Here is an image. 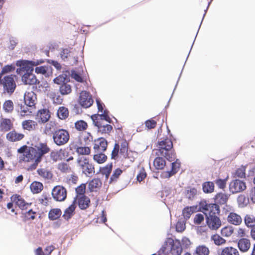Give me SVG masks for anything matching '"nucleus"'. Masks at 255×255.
<instances>
[{
    "mask_svg": "<svg viewBox=\"0 0 255 255\" xmlns=\"http://www.w3.org/2000/svg\"><path fill=\"white\" fill-rule=\"evenodd\" d=\"M58 117L61 120H65L69 116L68 109L65 107H60L57 112Z\"/></svg>",
    "mask_w": 255,
    "mask_h": 255,
    "instance_id": "58836bf2",
    "label": "nucleus"
},
{
    "mask_svg": "<svg viewBox=\"0 0 255 255\" xmlns=\"http://www.w3.org/2000/svg\"><path fill=\"white\" fill-rule=\"evenodd\" d=\"M219 255H240L237 249L233 247H226L222 249Z\"/></svg>",
    "mask_w": 255,
    "mask_h": 255,
    "instance_id": "c9c22d12",
    "label": "nucleus"
},
{
    "mask_svg": "<svg viewBox=\"0 0 255 255\" xmlns=\"http://www.w3.org/2000/svg\"><path fill=\"white\" fill-rule=\"evenodd\" d=\"M145 125L148 129H152L156 127L157 122L153 119H150L145 121Z\"/></svg>",
    "mask_w": 255,
    "mask_h": 255,
    "instance_id": "69168bd1",
    "label": "nucleus"
},
{
    "mask_svg": "<svg viewBox=\"0 0 255 255\" xmlns=\"http://www.w3.org/2000/svg\"><path fill=\"white\" fill-rule=\"evenodd\" d=\"M102 186V182L99 178H94L88 183V188L90 192L98 191Z\"/></svg>",
    "mask_w": 255,
    "mask_h": 255,
    "instance_id": "aec40b11",
    "label": "nucleus"
},
{
    "mask_svg": "<svg viewBox=\"0 0 255 255\" xmlns=\"http://www.w3.org/2000/svg\"><path fill=\"white\" fill-rule=\"evenodd\" d=\"M36 116L38 121L43 124L47 122L51 117L50 113L49 110L47 109L39 110L36 113Z\"/></svg>",
    "mask_w": 255,
    "mask_h": 255,
    "instance_id": "6ab92c4d",
    "label": "nucleus"
},
{
    "mask_svg": "<svg viewBox=\"0 0 255 255\" xmlns=\"http://www.w3.org/2000/svg\"><path fill=\"white\" fill-rule=\"evenodd\" d=\"M24 135L22 133H17L15 130H12L6 134V139L11 142H15L21 140Z\"/></svg>",
    "mask_w": 255,
    "mask_h": 255,
    "instance_id": "bb28decb",
    "label": "nucleus"
},
{
    "mask_svg": "<svg viewBox=\"0 0 255 255\" xmlns=\"http://www.w3.org/2000/svg\"><path fill=\"white\" fill-rule=\"evenodd\" d=\"M246 167L245 166H241L240 168H238L234 174V176L235 177L239 178H245L246 176Z\"/></svg>",
    "mask_w": 255,
    "mask_h": 255,
    "instance_id": "6e6d98bb",
    "label": "nucleus"
},
{
    "mask_svg": "<svg viewBox=\"0 0 255 255\" xmlns=\"http://www.w3.org/2000/svg\"><path fill=\"white\" fill-rule=\"evenodd\" d=\"M147 174L144 168L142 167L136 176V179L139 182L143 181L146 177Z\"/></svg>",
    "mask_w": 255,
    "mask_h": 255,
    "instance_id": "e2e57ef3",
    "label": "nucleus"
},
{
    "mask_svg": "<svg viewBox=\"0 0 255 255\" xmlns=\"http://www.w3.org/2000/svg\"><path fill=\"white\" fill-rule=\"evenodd\" d=\"M73 203L77 204L81 210H86L91 204V200L87 196H75Z\"/></svg>",
    "mask_w": 255,
    "mask_h": 255,
    "instance_id": "f8f14e48",
    "label": "nucleus"
},
{
    "mask_svg": "<svg viewBox=\"0 0 255 255\" xmlns=\"http://www.w3.org/2000/svg\"><path fill=\"white\" fill-rule=\"evenodd\" d=\"M109 112L107 110H105L101 114H94L92 115L91 118L93 123H96V122H102L105 120L109 123H111L112 120L109 115Z\"/></svg>",
    "mask_w": 255,
    "mask_h": 255,
    "instance_id": "f3484780",
    "label": "nucleus"
},
{
    "mask_svg": "<svg viewBox=\"0 0 255 255\" xmlns=\"http://www.w3.org/2000/svg\"><path fill=\"white\" fill-rule=\"evenodd\" d=\"M197 193V190L195 188H192L187 190L186 197L189 199H193Z\"/></svg>",
    "mask_w": 255,
    "mask_h": 255,
    "instance_id": "052dcab7",
    "label": "nucleus"
},
{
    "mask_svg": "<svg viewBox=\"0 0 255 255\" xmlns=\"http://www.w3.org/2000/svg\"><path fill=\"white\" fill-rule=\"evenodd\" d=\"M68 81L69 77L66 74H61L53 80L54 83L61 85L63 83H66Z\"/></svg>",
    "mask_w": 255,
    "mask_h": 255,
    "instance_id": "de8ad7c7",
    "label": "nucleus"
},
{
    "mask_svg": "<svg viewBox=\"0 0 255 255\" xmlns=\"http://www.w3.org/2000/svg\"><path fill=\"white\" fill-rule=\"evenodd\" d=\"M75 127L77 130L79 131H83L87 129L88 125L85 121L83 120H80L77 121L75 123Z\"/></svg>",
    "mask_w": 255,
    "mask_h": 255,
    "instance_id": "864d4df0",
    "label": "nucleus"
},
{
    "mask_svg": "<svg viewBox=\"0 0 255 255\" xmlns=\"http://www.w3.org/2000/svg\"><path fill=\"white\" fill-rule=\"evenodd\" d=\"M24 100L25 104L31 107L35 105L36 95L32 91L26 92L24 94Z\"/></svg>",
    "mask_w": 255,
    "mask_h": 255,
    "instance_id": "b1692460",
    "label": "nucleus"
},
{
    "mask_svg": "<svg viewBox=\"0 0 255 255\" xmlns=\"http://www.w3.org/2000/svg\"><path fill=\"white\" fill-rule=\"evenodd\" d=\"M30 188L33 194H38L43 189V185L40 182L33 181L30 184Z\"/></svg>",
    "mask_w": 255,
    "mask_h": 255,
    "instance_id": "e433bc0d",
    "label": "nucleus"
},
{
    "mask_svg": "<svg viewBox=\"0 0 255 255\" xmlns=\"http://www.w3.org/2000/svg\"><path fill=\"white\" fill-rule=\"evenodd\" d=\"M163 157L157 156L153 161V165L157 170L163 169L166 165V161Z\"/></svg>",
    "mask_w": 255,
    "mask_h": 255,
    "instance_id": "f704fd0d",
    "label": "nucleus"
},
{
    "mask_svg": "<svg viewBox=\"0 0 255 255\" xmlns=\"http://www.w3.org/2000/svg\"><path fill=\"white\" fill-rule=\"evenodd\" d=\"M15 69V67L12 65H7L4 66L1 69L2 74H5L10 72Z\"/></svg>",
    "mask_w": 255,
    "mask_h": 255,
    "instance_id": "338daca9",
    "label": "nucleus"
},
{
    "mask_svg": "<svg viewBox=\"0 0 255 255\" xmlns=\"http://www.w3.org/2000/svg\"><path fill=\"white\" fill-rule=\"evenodd\" d=\"M52 138L55 144L58 146H62L65 145L69 141L70 134L67 130L60 128L53 132Z\"/></svg>",
    "mask_w": 255,
    "mask_h": 255,
    "instance_id": "6e6552de",
    "label": "nucleus"
},
{
    "mask_svg": "<svg viewBox=\"0 0 255 255\" xmlns=\"http://www.w3.org/2000/svg\"><path fill=\"white\" fill-rule=\"evenodd\" d=\"M238 246L241 252H246L250 248L251 243L249 240L242 238L239 240Z\"/></svg>",
    "mask_w": 255,
    "mask_h": 255,
    "instance_id": "7c9ffc66",
    "label": "nucleus"
},
{
    "mask_svg": "<svg viewBox=\"0 0 255 255\" xmlns=\"http://www.w3.org/2000/svg\"><path fill=\"white\" fill-rule=\"evenodd\" d=\"M66 153L65 149H60L55 152H52L50 156L54 161L62 160L66 157Z\"/></svg>",
    "mask_w": 255,
    "mask_h": 255,
    "instance_id": "c85d7f7f",
    "label": "nucleus"
},
{
    "mask_svg": "<svg viewBox=\"0 0 255 255\" xmlns=\"http://www.w3.org/2000/svg\"><path fill=\"white\" fill-rule=\"evenodd\" d=\"M214 183L213 182L207 181L202 184L203 191L205 193H211L214 191Z\"/></svg>",
    "mask_w": 255,
    "mask_h": 255,
    "instance_id": "ea45409f",
    "label": "nucleus"
},
{
    "mask_svg": "<svg viewBox=\"0 0 255 255\" xmlns=\"http://www.w3.org/2000/svg\"><path fill=\"white\" fill-rule=\"evenodd\" d=\"M206 223L207 226L212 230H217L222 225L219 216H214L211 217H206Z\"/></svg>",
    "mask_w": 255,
    "mask_h": 255,
    "instance_id": "4468645a",
    "label": "nucleus"
},
{
    "mask_svg": "<svg viewBox=\"0 0 255 255\" xmlns=\"http://www.w3.org/2000/svg\"><path fill=\"white\" fill-rule=\"evenodd\" d=\"M228 222L234 225H240L242 222V219L240 215L235 212H231L227 217Z\"/></svg>",
    "mask_w": 255,
    "mask_h": 255,
    "instance_id": "393cba45",
    "label": "nucleus"
},
{
    "mask_svg": "<svg viewBox=\"0 0 255 255\" xmlns=\"http://www.w3.org/2000/svg\"><path fill=\"white\" fill-rule=\"evenodd\" d=\"M164 246L165 250H170L172 255H180L182 252L180 242L178 240H174L171 238H168L165 242Z\"/></svg>",
    "mask_w": 255,
    "mask_h": 255,
    "instance_id": "1a4fd4ad",
    "label": "nucleus"
},
{
    "mask_svg": "<svg viewBox=\"0 0 255 255\" xmlns=\"http://www.w3.org/2000/svg\"><path fill=\"white\" fill-rule=\"evenodd\" d=\"M94 125L98 128V131L103 134L110 135L111 132L113 130V127L109 124H105L102 122H96L94 123Z\"/></svg>",
    "mask_w": 255,
    "mask_h": 255,
    "instance_id": "412c9836",
    "label": "nucleus"
},
{
    "mask_svg": "<svg viewBox=\"0 0 255 255\" xmlns=\"http://www.w3.org/2000/svg\"><path fill=\"white\" fill-rule=\"evenodd\" d=\"M113 168L112 163L107 164L104 167L101 168V174L105 176L106 179H108L111 173Z\"/></svg>",
    "mask_w": 255,
    "mask_h": 255,
    "instance_id": "49530a36",
    "label": "nucleus"
},
{
    "mask_svg": "<svg viewBox=\"0 0 255 255\" xmlns=\"http://www.w3.org/2000/svg\"><path fill=\"white\" fill-rule=\"evenodd\" d=\"M107 147L108 142L105 138L100 137L94 140L93 149L95 152H104Z\"/></svg>",
    "mask_w": 255,
    "mask_h": 255,
    "instance_id": "dca6fc26",
    "label": "nucleus"
},
{
    "mask_svg": "<svg viewBox=\"0 0 255 255\" xmlns=\"http://www.w3.org/2000/svg\"><path fill=\"white\" fill-rule=\"evenodd\" d=\"M49 68V67L46 66L37 67L35 69V72L37 74H40L45 76H47L48 75L47 72Z\"/></svg>",
    "mask_w": 255,
    "mask_h": 255,
    "instance_id": "5fc2aeb1",
    "label": "nucleus"
},
{
    "mask_svg": "<svg viewBox=\"0 0 255 255\" xmlns=\"http://www.w3.org/2000/svg\"><path fill=\"white\" fill-rule=\"evenodd\" d=\"M26 105H21L20 107V110L18 111L21 117H24L26 116H30L32 114V111Z\"/></svg>",
    "mask_w": 255,
    "mask_h": 255,
    "instance_id": "09e8293b",
    "label": "nucleus"
},
{
    "mask_svg": "<svg viewBox=\"0 0 255 255\" xmlns=\"http://www.w3.org/2000/svg\"><path fill=\"white\" fill-rule=\"evenodd\" d=\"M199 208L200 211L205 215V218L220 215V207L217 204L207 203L206 201H202L200 203Z\"/></svg>",
    "mask_w": 255,
    "mask_h": 255,
    "instance_id": "423d86ee",
    "label": "nucleus"
},
{
    "mask_svg": "<svg viewBox=\"0 0 255 255\" xmlns=\"http://www.w3.org/2000/svg\"><path fill=\"white\" fill-rule=\"evenodd\" d=\"M158 148L156 149V156H161L167 160L172 161L176 157L175 150L173 149V142L171 139L166 138L158 142Z\"/></svg>",
    "mask_w": 255,
    "mask_h": 255,
    "instance_id": "7ed1b4c3",
    "label": "nucleus"
},
{
    "mask_svg": "<svg viewBox=\"0 0 255 255\" xmlns=\"http://www.w3.org/2000/svg\"><path fill=\"white\" fill-rule=\"evenodd\" d=\"M44 62L43 59L33 61L19 60L16 62V65L19 67L16 69V72L21 77V81L25 85H37L40 81L36 76L32 73L33 67Z\"/></svg>",
    "mask_w": 255,
    "mask_h": 255,
    "instance_id": "f03ea898",
    "label": "nucleus"
},
{
    "mask_svg": "<svg viewBox=\"0 0 255 255\" xmlns=\"http://www.w3.org/2000/svg\"><path fill=\"white\" fill-rule=\"evenodd\" d=\"M93 156V160L98 164H102L107 160V156L103 152H96Z\"/></svg>",
    "mask_w": 255,
    "mask_h": 255,
    "instance_id": "79ce46f5",
    "label": "nucleus"
},
{
    "mask_svg": "<svg viewBox=\"0 0 255 255\" xmlns=\"http://www.w3.org/2000/svg\"><path fill=\"white\" fill-rule=\"evenodd\" d=\"M227 178L222 179H218L215 182L218 188L221 189H224L226 186Z\"/></svg>",
    "mask_w": 255,
    "mask_h": 255,
    "instance_id": "0e129e2a",
    "label": "nucleus"
},
{
    "mask_svg": "<svg viewBox=\"0 0 255 255\" xmlns=\"http://www.w3.org/2000/svg\"><path fill=\"white\" fill-rule=\"evenodd\" d=\"M13 128V124L9 119H3L0 123V129L2 131H7Z\"/></svg>",
    "mask_w": 255,
    "mask_h": 255,
    "instance_id": "72a5a7b5",
    "label": "nucleus"
},
{
    "mask_svg": "<svg viewBox=\"0 0 255 255\" xmlns=\"http://www.w3.org/2000/svg\"><path fill=\"white\" fill-rule=\"evenodd\" d=\"M246 188V184L240 180H234L229 185L230 191L232 193H237L244 191Z\"/></svg>",
    "mask_w": 255,
    "mask_h": 255,
    "instance_id": "2eb2a0df",
    "label": "nucleus"
},
{
    "mask_svg": "<svg viewBox=\"0 0 255 255\" xmlns=\"http://www.w3.org/2000/svg\"><path fill=\"white\" fill-rule=\"evenodd\" d=\"M57 123L54 121H50L45 125L44 133L46 135H50L57 130Z\"/></svg>",
    "mask_w": 255,
    "mask_h": 255,
    "instance_id": "cd10ccee",
    "label": "nucleus"
},
{
    "mask_svg": "<svg viewBox=\"0 0 255 255\" xmlns=\"http://www.w3.org/2000/svg\"><path fill=\"white\" fill-rule=\"evenodd\" d=\"M71 77H72V78L74 79L77 82L83 83L84 81L83 78H82L81 75L78 73L75 70L71 71Z\"/></svg>",
    "mask_w": 255,
    "mask_h": 255,
    "instance_id": "680f3d73",
    "label": "nucleus"
},
{
    "mask_svg": "<svg viewBox=\"0 0 255 255\" xmlns=\"http://www.w3.org/2000/svg\"><path fill=\"white\" fill-rule=\"evenodd\" d=\"M52 195L55 201L62 202L67 197V190L62 186H56L52 189Z\"/></svg>",
    "mask_w": 255,
    "mask_h": 255,
    "instance_id": "9d476101",
    "label": "nucleus"
},
{
    "mask_svg": "<svg viewBox=\"0 0 255 255\" xmlns=\"http://www.w3.org/2000/svg\"><path fill=\"white\" fill-rule=\"evenodd\" d=\"M76 205L72 203L68 208H67L62 215L63 218L66 221L69 220L75 214V210L76 209Z\"/></svg>",
    "mask_w": 255,
    "mask_h": 255,
    "instance_id": "c756f323",
    "label": "nucleus"
},
{
    "mask_svg": "<svg viewBox=\"0 0 255 255\" xmlns=\"http://www.w3.org/2000/svg\"><path fill=\"white\" fill-rule=\"evenodd\" d=\"M60 93L63 95H68L72 91L71 86L67 83H63L59 88Z\"/></svg>",
    "mask_w": 255,
    "mask_h": 255,
    "instance_id": "8fccbe9b",
    "label": "nucleus"
},
{
    "mask_svg": "<svg viewBox=\"0 0 255 255\" xmlns=\"http://www.w3.org/2000/svg\"><path fill=\"white\" fill-rule=\"evenodd\" d=\"M229 199L227 194L223 193H219L216 194L215 197V200L217 203L220 205L226 204Z\"/></svg>",
    "mask_w": 255,
    "mask_h": 255,
    "instance_id": "4c0bfd02",
    "label": "nucleus"
},
{
    "mask_svg": "<svg viewBox=\"0 0 255 255\" xmlns=\"http://www.w3.org/2000/svg\"><path fill=\"white\" fill-rule=\"evenodd\" d=\"M180 168V163L177 160L172 163L171 170L170 171H163L161 173L160 176L162 178H169L175 175Z\"/></svg>",
    "mask_w": 255,
    "mask_h": 255,
    "instance_id": "a211bd4d",
    "label": "nucleus"
},
{
    "mask_svg": "<svg viewBox=\"0 0 255 255\" xmlns=\"http://www.w3.org/2000/svg\"><path fill=\"white\" fill-rule=\"evenodd\" d=\"M78 176L75 173L71 174L68 178V181L69 183L76 184L78 180Z\"/></svg>",
    "mask_w": 255,
    "mask_h": 255,
    "instance_id": "774afa93",
    "label": "nucleus"
},
{
    "mask_svg": "<svg viewBox=\"0 0 255 255\" xmlns=\"http://www.w3.org/2000/svg\"><path fill=\"white\" fill-rule=\"evenodd\" d=\"M244 221L247 227L251 228V236L255 240V218L253 215L248 214L245 217Z\"/></svg>",
    "mask_w": 255,
    "mask_h": 255,
    "instance_id": "5701e85b",
    "label": "nucleus"
},
{
    "mask_svg": "<svg viewBox=\"0 0 255 255\" xmlns=\"http://www.w3.org/2000/svg\"><path fill=\"white\" fill-rule=\"evenodd\" d=\"M0 85L2 87L3 93L11 95L16 86L14 76L10 75L3 77L2 80H0Z\"/></svg>",
    "mask_w": 255,
    "mask_h": 255,
    "instance_id": "0eeeda50",
    "label": "nucleus"
},
{
    "mask_svg": "<svg viewBox=\"0 0 255 255\" xmlns=\"http://www.w3.org/2000/svg\"><path fill=\"white\" fill-rule=\"evenodd\" d=\"M57 169L63 173H69L72 172L71 167L68 164L65 162L59 163L57 165Z\"/></svg>",
    "mask_w": 255,
    "mask_h": 255,
    "instance_id": "c03bdc74",
    "label": "nucleus"
},
{
    "mask_svg": "<svg viewBox=\"0 0 255 255\" xmlns=\"http://www.w3.org/2000/svg\"><path fill=\"white\" fill-rule=\"evenodd\" d=\"M122 172L123 171L120 168L116 169L110 178V182L117 181Z\"/></svg>",
    "mask_w": 255,
    "mask_h": 255,
    "instance_id": "4d7b16f0",
    "label": "nucleus"
},
{
    "mask_svg": "<svg viewBox=\"0 0 255 255\" xmlns=\"http://www.w3.org/2000/svg\"><path fill=\"white\" fill-rule=\"evenodd\" d=\"M93 102L92 96L89 92L83 91L80 93L79 103L82 107L85 108H89L92 105Z\"/></svg>",
    "mask_w": 255,
    "mask_h": 255,
    "instance_id": "9b49d317",
    "label": "nucleus"
},
{
    "mask_svg": "<svg viewBox=\"0 0 255 255\" xmlns=\"http://www.w3.org/2000/svg\"><path fill=\"white\" fill-rule=\"evenodd\" d=\"M209 249L205 246H199L196 248V253L197 255H209Z\"/></svg>",
    "mask_w": 255,
    "mask_h": 255,
    "instance_id": "3c124183",
    "label": "nucleus"
},
{
    "mask_svg": "<svg viewBox=\"0 0 255 255\" xmlns=\"http://www.w3.org/2000/svg\"><path fill=\"white\" fill-rule=\"evenodd\" d=\"M197 207L196 206H193L190 207H186L182 210V215L186 220H188L191 215L194 212L197 211Z\"/></svg>",
    "mask_w": 255,
    "mask_h": 255,
    "instance_id": "473e14b6",
    "label": "nucleus"
},
{
    "mask_svg": "<svg viewBox=\"0 0 255 255\" xmlns=\"http://www.w3.org/2000/svg\"><path fill=\"white\" fill-rule=\"evenodd\" d=\"M10 199L12 202L22 210L27 209L28 207L31 205V203L26 202L21 196L17 194L12 195Z\"/></svg>",
    "mask_w": 255,
    "mask_h": 255,
    "instance_id": "ddd939ff",
    "label": "nucleus"
},
{
    "mask_svg": "<svg viewBox=\"0 0 255 255\" xmlns=\"http://www.w3.org/2000/svg\"><path fill=\"white\" fill-rule=\"evenodd\" d=\"M38 175L44 180H50L53 174L51 170L48 167H41L37 170Z\"/></svg>",
    "mask_w": 255,
    "mask_h": 255,
    "instance_id": "4be33fe9",
    "label": "nucleus"
},
{
    "mask_svg": "<svg viewBox=\"0 0 255 255\" xmlns=\"http://www.w3.org/2000/svg\"><path fill=\"white\" fill-rule=\"evenodd\" d=\"M36 212L30 209L24 214L25 220H32L35 218Z\"/></svg>",
    "mask_w": 255,
    "mask_h": 255,
    "instance_id": "bf43d9fd",
    "label": "nucleus"
},
{
    "mask_svg": "<svg viewBox=\"0 0 255 255\" xmlns=\"http://www.w3.org/2000/svg\"><path fill=\"white\" fill-rule=\"evenodd\" d=\"M62 215V211L59 208H52L50 210L48 217L50 220L54 221L58 219Z\"/></svg>",
    "mask_w": 255,
    "mask_h": 255,
    "instance_id": "2f4dec72",
    "label": "nucleus"
},
{
    "mask_svg": "<svg viewBox=\"0 0 255 255\" xmlns=\"http://www.w3.org/2000/svg\"><path fill=\"white\" fill-rule=\"evenodd\" d=\"M4 111L7 113H11L14 109V104L10 100H6L2 105Z\"/></svg>",
    "mask_w": 255,
    "mask_h": 255,
    "instance_id": "37998d69",
    "label": "nucleus"
},
{
    "mask_svg": "<svg viewBox=\"0 0 255 255\" xmlns=\"http://www.w3.org/2000/svg\"><path fill=\"white\" fill-rule=\"evenodd\" d=\"M128 142L125 139L120 142H116L111 153V158L114 160L128 158Z\"/></svg>",
    "mask_w": 255,
    "mask_h": 255,
    "instance_id": "20e7f679",
    "label": "nucleus"
},
{
    "mask_svg": "<svg viewBox=\"0 0 255 255\" xmlns=\"http://www.w3.org/2000/svg\"><path fill=\"white\" fill-rule=\"evenodd\" d=\"M77 164L82 173L87 177H91L95 173L94 165L91 163L90 159L85 156H79Z\"/></svg>",
    "mask_w": 255,
    "mask_h": 255,
    "instance_id": "39448f33",
    "label": "nucleus"
},
{
    "mask_svg": "<svg viewBox=\"0 0 255 255\" xmlns=\"http://www.w3.org/2000/svg\"><path fill=\"white\" fill-rule=\"evenodd\" d=\"M86 184L82 183L78 186L76 189V196H85Z\"/></svg>",
    "mask_w": 255,
    "mask_h": 255,
    "instance_id": "603ef678",
    "label": "nucleus"
},
{
    "mask_svg": "<svg viewBox=\"0 0 255 255\" xmlns=\"http://www.w3.org/2000/svg\"><path fill=\"white\" fill-rule=\"evenodd\" d=\"M211 239L214 242V243L216 245L218 246L224 245L226 243V240L218 234L212 235L211 237Z\"/></svg>",
    "mask_w": 255,
    "mask_h": 255,
    "instance_id": "a18cd8bd",
    "label": "nucleus"
},
{
    "mask_svg": "<svg viewBox=\"0 0 255 255\" xmlns=\"http://www.w3.org/2000/svg\"><path fill=\"white\" fill-rule=\"evenodd\" d=\"M21 125L24 129L28 131H32L35 130L38 126V124L35 121L27 120L23 121L22 122Z\"/></svg>",
    "mask_w": 255,
    "mask_h": 255,
    "instance_id": "a878e982",
    "label": "nucleus"
},
{
    "mask_svg": "<svg viewBox=\"0 0 255 255\" xmlns=\"http://www.w3.org/2000/svg\"><path fill=\"white\" fill-rule=\"evenodd\" d=\"M76 153L81 155H89L91 152L90 147L88 146H77L75 148Z\"/></svg>",
    "mask_w": 255,
    "mask_h": 255,
    "instance_id": "a19ab883",
    "label": "nucleus"
},
{
    "mask_svg": "<svg viewBox=\"0 0 255 255\" xmlns=\"http://www.w3.org/2000/svg\"><path fill=\"white\" fill-rule=\"evenodd\" d=\"M233 233V229L231 227H225L221 230V234L224 237H230Z\"/></svg>",
    "mask_w": 255,
    "mask_h": 255,
    "instance_id": "13d9d810",
    "label": "nucleus"
},
{
    "mask_svg": "<svg viewBox=\"0 0 255 255\" xmlns=\"http://www.w3.org/2000/svg\"><path fill=\"white\" fill-rule=\"evenodd\" d=\"M50 151V148L46 142H40L31 146L24 145L17 150L20 154L18 162L20 163H31L35 168L41 162L43 156Z\"/></svg>",
    "mask_w": 255,
    "mask_h": 255,
    "instance_id": "f257e3e1",
    "label": "nucleus"
}]
</instances>
